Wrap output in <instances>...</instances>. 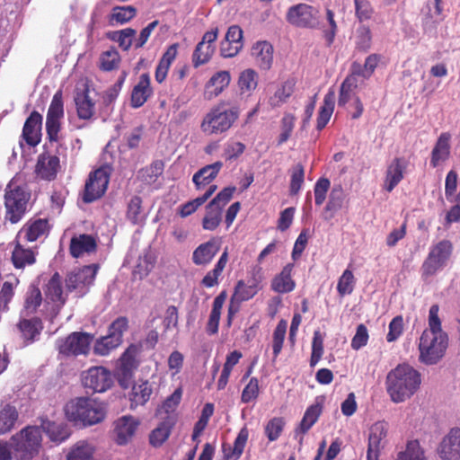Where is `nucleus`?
I'll return each instance as SVG.
<instances>
[{"instance_id":"72a5a7b5","label":"nucleus","mask_w":460,"mask_h":460,"mask_svg":"<svg viewBox=\"0 0 460 460\" xmlns=\"http://www.w3.org/2000/svg\"><path fill=\"white\" fill-rule=\"evenodd\" d=\"M19 412L12 404H5L0 410V435L10 432L18 420Z\"/></svg>"},{"instance_id":"5701e85b","label":"nucleus","mask_w":460,"mask_h":460,"mask_svg":"<svg viewBox=\"0 0 460 460\" xmlns=\"http://www.w3.org/2000/svg\"><path fill=\"white\" fill-rule=\"evenodd\" d=\"M321 413V404H311L306 409L298 427L295 429V437H299L300 444L303 442L304 435L316 423Z\"/></svg>"},{"instance_id":"ddd939ff","label":"nucleus","mask_w":460,"mask_h":460,"mask_svg":"<svg viewBox=\"0 0 460 460\" xmlns=\"http://www.w3.org/2000/svg\"><path fill=\"white\" fill-rule=\"evenodd\" d=\"M453 245L448 240H442L433 246L422 264L423 274L430 276L442 268L452 253Z\"/></svg>"},{"instance_id":"f3484780","label":"nucleus","mask_w":460,"mask_h":460,"mask_svg":"<svg viewBox=\"0 0 460 460\" xmlns=\"http://www.w3.org/2000/svg\"><path fill=\"white\" fill-rule=\"evenodd\" d=\"M243 30L239 25H231L220 43V54L223 58H233L243 49Z\"/></svg>"},{"instance_id":"e2e57ef3","label":"nucleus","mask_w":460,"mask_h":460,"mask_svg":"<svg viewBox=\"0 0 460 460\" xmlns=\"http://www.w3.org/2000/svg\"><path fill=\"white\" fill-rule=\"evenodd\" d=\"M354 276L349 270H344L341 278L339 279L337 290L341 296L349 295L352 293L354 286Z\"/></svg>"},{"instance_id":"7ed1b4c3","label":"nucleus","mask_w":460,"mask_h":460,"mask_svg":"<svg viewBox=\"0 0 460 460\" xmlns=\"http://www.w3.org/2000/svg\"><path fill=\"white\" fill-rule=\"evenodd\" d=\"M239 113L236 106L228 107L226 103H220L206 115L201 123V129L210 135L224 133L238 119Z\"/></svg>"},{"instance_id":"f8f14e48","label":"nucleus","mask_w":460,"mask_h":460,"mask_svg":"<svg viewBox=\"0 0 460 460\" xmlns=\"http://www.w3.org/2000/svg\"><path fill=\"white\" fill-rule=\"evenodd\" d=\"M139 425L140 420L134 416L124 415L119 417L113 422L112 440L118 446L128 445L132 442Z\"/></svg>"},{"instance_id":"603ef678","label":"nucleus","mask_w":460,"mask_h":460,"mask_svg":"<svg viewBox=\"0 0 460 460\" xmlns=\"http://www.w3.org/2000/svg\"><path fill=\"white\" fill-rule=\"evenodd\" d=\"M48 226L47 219H37L31 225H28L23 230L26 232L25 237L29 242L36 241L40 236L45 234Z\"/></svg>"},{"instance_id":"2eb2a0df","label":"nucleus","mask_w":460,"mask_h":460,"mask_svg":"<svg viewBox=\"0 0 460 460\" xmlns=\"http://www.w3.org/2000/svg\"><path fill=\"white\" fill-rule=\"evenodd\" d=\"M441 460H460V428H452L437 447Z\"/></svg>"},{"instance_id":"c756f323","label":"nucleus","mask_w":460,"mask_h":460,"mask_svg":"<svg viewBox=\"0 0 460 460\" xmlns=\"http://www.w3.org/2000/svg\"><path fill=\"white\" fill-rule=\"evenodd\" d=\"M77 116L81 119H90L94 112L95 103L89 97V89L86 87L75 97Z\"/></svg>"},{"instance_id":"f257e3e1","label":"nucleus","mask_w":460,"mask_h":460,"mask_svg":"<svg viewBox=\"0 0 460 460\" xmlns=\"http://www.w3.org/2000/svg\"><path fill=\"white\" fill-rule=\"evenodd\" d=\"M420 385V373L407 364L399 365L387 376V391L394 402L409 399Z\"/></svg>"},{"instance_id":"c85d7f7f","label":"nucleus","mask_w":460,"mask_h":460,"mask_svg":"<svg viewBox=\"0 0 460 460\" xmlns=\"http://www.w3.org/2000/svg\"><path fill=\"white\" fill-rule=\"evenodd\" d=\"M248 437V429L246 427L242 428L234 439L233 447L225 444L223 445L224 457L221 460H229L230 458L238 459L243 452Z\"/></svg>"},{"instance_id":"6ab92c4d","label":"nucleus","mask_w":460,"mask_h":460,"mask_svg":"<svg viewBox=\"0 0 460 460\" xmlns=\"http://www.w3.org/2000/svg\"><path fill=\"white\" fill-rule=\"evenodd\" d=\"M59 158L43 152L38 156L35 172L43 180L52 181L56 178L59 169Z\"/></svg>"},{"instance_id":"49530a36","label":"nucleus","mask_w":460,"mask_h":460,"mask_svg":"<svg viewBox=\"0 0 460 460\" xmlns=\"http://www.w3.org/2000/svg\"><path fill=\"white\" fill-rule=\"evenodd\" d=\"M120 345L117 338H112L107 334L98 339L93 345V352L99 356H106L112 349L118 348Z\"/></svg>"},{"instance_id":"dca6fc26","label":"nucleus","mask_w":460,"mask_h":460,"mask_svg":"<svg viewBox=\"0 0 460 460\" xmlns=\"http://www.w3.org/2000/svg\"><path fill=\"white\" fill-rule=\"evenodd\" d=\"M98 268L97 264H90L69 272L66 278L67 291L72 292L80 287L91 285L95 279Z\"/></svg>"},{"instance_id":"13d9d810","label":"nucleus","mask_w":460,"mask_h":460,"mask_svg":"<svg viewBox=\"0 0 460 460\" xmlns=\"http://www.w3.org/2000/svg\"><path fill=\"white\" fill-rule=\"evenodd\" d=\"M285 421L283 418L275 417L271 419L265 426V434L270 441L277 440L284 429Z\"/></svg>"},{"instance_id":"052dcab7","label":"nucleus","mask_w":460,"mask_h":460,"mask_svg":"<svg viewBox=\"0 0 460 460\" xmlns=\"http://www.w3.org/2000/svg\"><path fill=\"white\" fill-rule=\"evenodd\" d=\"M128 328V321L125 316H119L114 320L109 326L108 334L112 338H117L119 342L122 343L123 333Z\"/></svg>"},{"instance_id":"f03ea898","label":"nucleus","mask_w":460,"mask_h":460,"mask_svg":"<svg viewBox=\"0 0 460 460\" xmlns=\"http://www.w3.org/2000/svg\"><path fill=\"white\" fill-rule=\"evenodd\" d=\"M42 442L41 429L26 426L11 438V448L16 460H31L40 452Z\"/></svg>"},{"instance_id":"3c124183","label":"nucleus","mask_w":460,"mask_h":460,"mask_svg":"<svg viewBox=\"0 0 460 460\" xmlns=\"http://www.w3.org/2000/svg\"><path fill=\"white\" fill-rule=\"evenodd\" d=\"M257 293L255 284L246 285L243 280H239L234 288V293L232 301L236 298L238 301H247L252 298Z\"/></svg>"},{"instance_id":"f704fd0d","label":"nucleus","mask_w":460,"mask_h":460,"mask_svg":"<svg viewBox=\"0 0 460 460\" xmlns=\"http://www.w3.org/2000/svg\"><path fill=\"white\" fill-rule=\"evenodd\" d=\"M334 104L335 93L332 91H329L324 96L323 104V106H321L317 117L316 128L318 130H322L323 128H324L327 123L329 122L334 110Z\"/></svg>"},{"instance_id":"aec40b11","label":"nucleus","mask_w":460,"mask_h":460,"mask_svg":"<svg viewBox=\"0 0 460 460\" xmlns=\"http://www.w3.org/2000/svg\"><path fill=\"white\" fill-rule=\"evenodd\" d=\"M152 94L153 89L150 86V76L147 73H144L139 76L138 83L132 89L131 107L134 109L142 107Z\"/></svg>"},{"instance_id":"a19ab883","label":"nucleus","mask_w":460,"mask_h":460,"mask_svg":"<svg viewBox=\"0 0 460 460\" xmlns=\"http://www.w3.org/2000/svg\"><path fill=\"white\" fill-rule=\"evenodd\" d=\"M296 81L293 78L285 81L282 85L270 98V104L272 107H278L285 102L294 93Z\"/></svg>"},{"instance_id":"a878e982","label":"nucleus","mask_w":460,"mask_h":460,"mask_svg":"<svg viewBox=\"0 0 460 460\" xmlns=\"http://www.w3.org/2000/svg\"><path fill=\"white\" fill-rule=\"evenodd\" d=\"M223 167V163L217 161L208 164L196 172L192 177V181L197 190H201L204 186L209 184L218 174Z\"/></svg>"},{"instance_id":"864d4df0","label":"nucleus","mask_w":460,"mask_h":460,"mask_svg":"<svg viewBox=\"0 0 460 460\" xmlns=\"http://www.w3.org/2000/svg\"><path fill=\"white\" fill-rule=\"evenodd\" d=\"M64 115V105L62 100V91H58L50 102L46 119L60 120Z\"/></svg>"},{"instance_id":"cd10ccee","label":"nucleus","mask_w":460,"mask_h":460,"mask_svg":"<svg viewBox=\"0 0 460 460\" xmlns=\"http://www.w3.org/2000/svg\"><path fill=\"white\" fill-rule=\"evenodd\" d=\"M231 80L230 73L228 71H219L216 73L206 84V92L208 99L217 97L223 90L228 86Z\"/></svg>"},{"instance_id":"b1692460","label":"nucleus","mask_w":460,"mask_h":460,"mask_svg":"<svg viewBox=\"0 0 460 460\" xmlns=\"http://www.w3.org/2000/svg\"><path fill=\"white\" fill-rule=\"evenodd\" d=\"M17 328L20 331L22 338L24 340V341L26 343H31L34 342L40 336L43 329V323L39 317L22 319L18 323Z\"/></svg>"},{"instance_id":"4be33fe9","label":"nucleus","mask_w":460,"mask_h":460,"mask_svg":"<svg viewBox=\"0 0 460 460\" xmlns=\"http://www.w3.org/2000/svg\"><path fill=\"white\" fill-rule=\"evenodd\" d=\"M97 243L93 236L87 234L74 236L70 240V254L74 258H79L84 253H91L96 251Z\"/></svg>"},{"instance_id":"bb28decb","label":"nucleus","mask_w":460,"mask_h":460,"mask_svg":"<svg viewBox=\"0 0 460 460\" xmlns=\"http://www.w3.org/2000/svg\"><path fill=\"white\" fill-rule=\"evenodd\" d=\"M40 429H42L52 442L60 444L70 436V430L62 423L58 424L47 419H41Z\"/></svg>"},{"instance_id":"7c9ffc66","label":"nucleus","mask_w":460,"mask_h":460,"mask_svg":"<svg viewBox=\"0 0 460 460\" xmlns=\"http://www.w3.org/2000/svg\"><path fill=\"white\" fill-rule=\"evenodd\" d=\"M293 265H286L281 272L274 277L271 282V288L278 293H288L295 288V282L291 279Z\"/></svg>"},{"instance_id":"09e8293b","label":"nucleus","mask_w":460,"mask_h":460,"mask_svg":"<svg viewBox=\"0 0 460 460\" xmlns=\"http://www.w3.org/2000/svg\"><path fill=\"white\" fill-rule=\"evenodd\" d=\"M387 425L383 421H378L373 424L370 428V434L368 438V445L380 448L381 442L386 438Z\"/></svg>"},{"instance_id":"69168bd1","label":"nucleus","mask_w":460,"mask_h":460,"mask_svg":"<svg viewBox=\"0 0 460 460\" xmlns=\"http://www.w3.org/2000/svg\"><path fill=\"white\" fill-rule=\"evenodd\" d=\"M439 307L438 305H433L430 306L429 311V329L427 330L428 332H430L434 335H438L440 333H446L442 331L441 328V321L438 316Z\"/></svg>"},{"instance_id":"c9c22d12","label":"nucleus","mask_w":460,"mask_h":460,"mask_svg":"<svg viewBox=\"0 0 460 460\" xmlns=\"http://www.w3.org/2000/svg\"><path fill=\"white\" fill-rule=\"evenodd\" d=\"M42 296L40 288L34 285H31L25 295V301L22 315L29 316L34 314L38 307L41 305Z\"/></svg>"},{"instance_id":"393cba45","label":"nucleus","mask_w":460,"mask_h":460,"mask_svg":"<svg viewBox=\"0 0 460 460\" xmlns=\"http://www.w3.org/2000/svg\"><path fill=\"white\" fill-rule=\"evenodd\" d=\"M219 251V244L211 239L199 245L192 253V261L196 265L208 264Z\"/></svg>"},{"instance_id":"79ce46f5","label":"nucleus","mask_w":460,"mask_h":460,"mask_svg":"<svg viewBox=\"0 0 460 460\" xmlns=\"http://www.w3.org/2000/svg\"><path fill=\"white\" fill-rule=\"evenodd\" d=\"M46 296L52 302H60L65 304L66 298L63 296V288L61 277L58 272H55L47 284Z\"/></svg>"},{"instance_id":"4468645a","label":"nucleus","mask_w":460,"mask_h":460,"mask_svg":"<svg viewBox=\"0 0 460 460\" xmlns=\"http://www.w3.org/2000/svg\"><path fill=\"white\" fill-rule=\"evenodd\" d=\"M318 11L306 4H298L288 8L286 19L291 25L299 28H314L318 24Z\"/></svg>"},{"instance_id":"bf43d9fd","label":"nucleus","mask_w":460,"mask_h":460,"mask_svg":"<svg viewBox=\"0 0 460 460\" xmlns=\"http://www.w3.org/2000/svg\"><path fill=\"white\" fill-rule=\"evenodd\" d=\"M371 31L366 25H360L356 31V45L357 48L364 52H367L371 46Z\"/></svg>"},{"instance_id":"a211bd4d","label":"nucleus","mask_w":460,"mask_h":460,"mask_svg":"<svg viewBox=\"0 0 460 460\" xmlns=\"http://www.w3.org/2000/svg\"><path fill=\"white\" fill-rule=\"evenodd\" d=\"M42 116L33 111L26 119L22 128V137L30 146H36L41 140Z\"/></svg>"},{"instance_id":"8fccbe9b","label":"nucleus","mask_w":460,"mask_h":460,"mask_svg":"<svg viewBox=\"0 0 460 460\" xmlns=\"http://www.w3.org/2000/svg\"><path fill=\"white\" fill-rule=\"evenodd\" d=\"M288 328V323L285 320H280L277 324V327L273 332L272 349L274 358H276L283 347L286 332Z\"/></svg>"},{"instance_id":"6e6552de","label":"nucleus","mask_w":460,"mask_h":460,"mask_svg":"<svg viewBox=\"0 0 460 460\" xmlns=\"http://www.w3.org/2000/svg\"><path fill=\"white\" fill-rule=\"evenodd\" d=\"M137 350L135 344H130L120 356L117 367L112 373L114 379L118 381L123 390L130 388L133 383L134 371L138 367V362L136 359Z\"/></svg>"},{"instance_id":"9b49d317","label":"nucleus","mask_w":460,"mask_h":460,"mask_svg":"<svg viewBox=\"0 0 460 460\" xmlns=\"http://www.w3.org/2000/svg\"><path fill=\"white\" fill-rule=\"evenodd\" d=\"M110 181V168L102 166L90 172L85 182L83 201L92 203L102 198L108 187Z\"/></svg>"},{"instance_id":"5fc2aeb1","label":"nucleus","mask_w":460,"mask_h":460,"mask_svg":"<svg viewBox=\"0 0 460 460\" xmlns=\"http://www.w3.org/2000/svg\"><path fill=\"white\" fill-rule=\"evenodd\" d=\"M305 180V170L301 164H296L291 169V180L289 185L290 195H296L299 192Z\"/></svg>"},{"instance_id":"680f3d73","label":"nucleus","mask_w":460,"mask_h":460,"mask_svg":"<svg viewBox=\"0 0 460 460\" xmlns=\"http://www.w3.org/2000/svg\"><path fill=\"white\" fill-rule=\"evenodd\" d=\"M119 62V55L115 48L103 52L101 56V69L111 71L117 67Z\"/></svg>"},{"instance_id":"37998d69","label":"nucleus","mask_w":460,"mask_h":460,"mask_svg":"<svg viewBox=\"0 0 460 460\" xmlns=\"http://www.w3.org/2000/svg\"><path fill=\"white\" fill-rule=\"evenodd\" d=\"M222 210L218 206H210L209 202L206 206V215L202 219V227L205 230H215L222 220Z\"/></svg>"},{"instance_id":"473e14b6","label":"nucleus","mask_w":460,"mask_h":460,"mask_svg":"<svg viewBox=\"0 0 460 460\" xmlns=\"http://www.w3.org/2000/svg\"><path fill=\"white\" fill-rule=\"evenodd\" d=\"M142 202L141 197L133 196L128 203L126 217L133 225H143L146 219Z\"/></svg>"},{"instance_id":"338daca9","label":"nucleus","mask_w":460,"mask_h":460,"mask_svg":"<svg viewBox=\"0 0 460 460\" xmlns=\"http://www.w3.org/2000/svg\"><path fill=\"white\" fill-rule=\"evenodd\" d=\"M215 49V46H206L204 48H200L198 53L195 49L192 54V63L194 67H199V66L208 63L212 58Z\"/></svg>"},{"instance_id":"58836bf2","label":"nucleus","mask_w":460,"mask_h":460,"mask_svg":"<svg viewBox=\"0 0 460 460\" xmlns=\"http://www.w3.org/2000/svg\"><path fill=\"white\" fill-rule=\"evenodd\" d=\"M396 460H428L419 440L408 441L403 451L398 453Z\"/></svg>"},{"instance_id":"1a4fd4ad","label":"nucleus","mask_w":460,"mask_h":460,"mask_svg":"<svg viewBox=\"0 0 460 460\" xmlns=\"http://www.w3.org/2000/svg\"><path fill=\"white\" fill-rule=\"evenodd\" d=\"M93 335L83 332H74L66 338L57 341V348L59 354L65 357H77L87 355L93 342Z\"/></svg>"},{"instance_id":"423d86ee","label":"nucleus","mask_w":460,"mask_h":460,"mask_svg":"<svg viewBox=\"0 0 460 460\" xmlns=\"http://www.w3.org/2000/svg\"><path fill=\"white\" fill-rule=\"evenodd\" d=\"M30 198L31 193L24 187L15 186L12 189L8 185L4 193L5 218L12 224L18 223L27 210Z\"/></svg>"},{"instance_id":"0eeeda50","label":"nucleus","mask_w":460,"mask_h":460,"mask_svg":"<svg viewBox=\"0 0 460 460\" xmlns=\"http://www.w3.org/2000/svg\"><path fill=\"white\" fill-rule=\"evenodd\" d=\"M177 404H161L156 413L160 416L162 421L149 434V443L154 447H161L170 437L172 428L177 422L178 414L176 412Z\"/></svg>"},{"instance_id":"774afa93","label":"nucleus","mask_w":460,"mask_h":460,"mask_svg":"<svg viewBox=\"0 0 460 460\" xmlns=\"http://www.w3.org/2000/svg\"><path fill=\"white\" fill-rule=\"evenodd\" d=\"M92 448L87 444L77 445L67 456V460H90Z\"/></svg>"},{"instance_id":"4c0bfd02","label":"nucleus","mask_w":460,"mask_h":460,"mask_svg":"<svg viewBox=\"0 0 460 460\" xmlns=\"http://www.w3.org/2000/svg\"><path fill=\"white\" fill-rule=\"evenodd\" d=\"M254 50L259 66L263 70H269L271 67L273 60V47L267 41L258 42Z\"/></svg>"},{"instance_id":"4d7b16f0","label":"nucleus","mask_w":460,"mask_h":460,"mask_svg":"<svg viewBox=\"0 0 460 460\" xmlns=\"http://www.w3.org/2000/svg\"><path fill=\"white\" fill-rule=\"evenodd\" d=\"M164 164L161 161L154 162L149 167L142 169L140 178L143 181L151 184L154 183L157 178L163 173Z\"/></svg>"},{"instance_id":"0e129e2a","label":"nucleus","mask_w":460,"mask_h":460,"mask_svg":"<svg viewBox=\"0 0 460 460\" xmlns=\"http://www.w3.org/2000/svg\"><path fill=\"white\" fill-rule=\"evenodd\" d=\"M154 268V261L149 255L139 257L137 264L133 270V275L138 277L139 279L146 277Z\"/></svg>"},{"instance_id":"9d476101","label":"nucleus","mask_w":460,"mask_h":460,"mask_svg":"<svg viewBox=\"0 0 460 460\" xmlns=\"http://www.w3.org/2000/svg\"><path fill=\"white\" fill-rule=\"evenodd\" d=\"M82 376L84 386L93 393H105L113 386L115 381L112 372L102 366L91 367Z\"/></svg>"},{"instance_id":"6e6d98bb","label":"nucleus","mask_w":460,"mask_h":460,"mask_svg":"<svg viewBox=\"0 0 460 460\" xmlns=\"http://www.w3.org/2000/svg\"><path fill=\"white\" fill-rule=\"evenodd\" d=\"M137 14V9L134 6H115L112 9L111 20L123 24L132 20Z\"/></svg>"},{"instance_id":"39448f33","label":"nucleus","mask_w":460,"mask_h":460,"mask_svg":"<svg viewBox=\"0 0 460 460\" xmlns=\"http://www.w3.org/2000/svg\"><path fill=\"white\" fill-rule=\"evenodd\" d=\"M64 411L69 421L82 426L99 423L106 415L103 404H66Z\"/></svg>"},{"instance_id":"412c9836","label":"nucleus","mask_w":460,"mask_h":460,"mask_svg":"<svg viewBox=\"0 0 460 460\" xmlns=\"http://www.w3.org/2000/svg\"><path fill=\"white\" fill-rule=\"evenodd\" d=\"M407 166V161L402 157H396L388 165L386 170L385 190L391 192L403 178V171Z\"/></svg>"},{"instance_id":"a18cd8bd","label":"nucleus","mask_w":460,"mask_h":460,"mask_svg":"<svg viewBox=\"0 0 460 460\" xmlns=\"http://www.w3.org/2000/svg\"><path fill=\"white\" fill-rule=\"evenodd\" d=\"M378 60H379V57L376 54H371L366 58L363 66L358 63H356V62L353 63L352 64L353 75H359L364 78L370 77L377 66Z\"/></svg>"},{"instance_id":"e433bc0d","label":"nucleus","mask_w":460,"mask_h":460,"mask_svg":"<svg viewBox=\"0 0 460 460\" xmlns=\"http://www.w3.org/2000/svg\"><path fill=\"white\" fill-rule=\"evenodd\" d=\"M449 136L443 133L438 137L436 146L431 153L430 164L432 167H437L440 161H445L449 155Z\"/></svg>"},{"instance_id":"c03bdc74","label":"nucleus","mask_w":460,"mask_h":460,"mask_svg":"<svg viewBox=\"0 0 460 460\" xmlns=\"http://www.w3.org/2000/svg\"><path fill=\"white\" fill-rule=\"evenodd\" d=\"M12 261L15 268L22 269L26 265H31L35 262V255L30 249H24L17 244L12 254Z\"/></svg>"},{"instance_id":"2f4dec72","label":"nucleus","mask_w":460,"mask_h":460,"mask_svg":"<svg viewBox=\"0 0 460 460\" xmlns=\"http://www.w3.org/2000/svg\"><path fill=\"white\" fill-rule=\"evenodd\" d=\"M345 194L341 185H335L329 195L328 202L324 208L323 218L330 220L334 217V214L339 211L344 201Z\"/></svg>"},{"instance_id":"de8ad7c7","label":"nucleus","mask_w":460,"mask_h":460,"mask_svg":"<svg viewBox=\"0 0 460 460\" xmlns=\"http://www.w3.org/2000/svg\"><path fill=\"white\" fill-rule=\"evenodd\" d=\"M258 84V74L253 69H246L240 74L238 85L243 93H251Z\"/></svg>"},{"instance_id":"20e7f679","label":"nucleus","mask_w":460,"mask_h":460,"mask_svg":"<svg viewBox=\"0 0 460 460\" xmlns=\"http://www.w3.org/2000/svg\"><path fill=\"white\" fill-rule=\"evenodd\" d=\"M448 346V336L447 333L434 335L425 330L419 343V359L425 365L437 364L445 355Z\"/></svg>"},{"instance_id":"ea45409f","label":"nucleus","mask_w":460,"mask_h":460,"mask_svg":"<svg viewBox=\"0 0 460 460\" xmlns=\"http://www.w3.org/2000/svg\"><path fill=\"white\" fill-rule=\"evenodd\" d=\"M130 387L131 390L128 392V399L131 402H147L151 399L153 388L148 381L131 385Z\"/></svg>"}]
</instances>
